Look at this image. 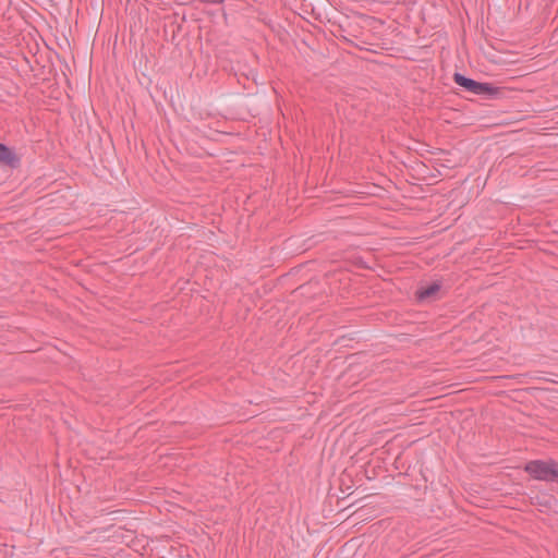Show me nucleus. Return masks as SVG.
Wrapping results in <instances>:
<instances>
[{"label": "nucleus", "mask_w": 558, "mask_h": 558, "mask_svg": "<svg viewBox=\"0 0 558 558\" xmlns=\"http://www.w3.org/2000/svg\"><path fill=\"white\" fill-rule=\"evenodd\" d=\"M524 471L536 481L557 482L558 462L555 460H532L524 465Z\"/></svg>", "instance_id": "nucleus-1"}, {"label": "nucleus", "mask_w": 558, "mask_h": 558, "mask_svg": "<svg viewBox=\"0 0 558 558\" xmlns=\"http://www.w3.org/2000/svg\"><path fill=\"white\" fill-rule=\"evenodd\" d=\"M0 166L16 169L21 166V158L16 151L0 142Z\"/></svg>", "instance_id": "nucleus-2"}, {"label": "nucleus", "mask_w": 558, "mask_h": 558, "mask_svg": "<svg viewBox=\"0 0 558 558\" xmlns=\"http://www.w3.org/2000/svg\"><path fill=\"white\" fill-rule=\"evenodd\" d=\"M440 288H441V284L438 281H435L427 287H421L420 289H417V291L415 293L416 299L418 301H425L428 299H433L439 292Z\"/></svg>", "instance_id": "nucleus-3"}, {"label": "nucleus", "mask_w": 558, "mask_h": 558, "mask_svg": "<svg viewBox=\"0 0 558 558\" xmlns=\"http://www.w3.org/2000/svg\"><path fill=\"white\" fill-rule=\"evenodd\" d=\"M453 81L460 87H463L468 92H470V93L475 95L478 82H476V81H474L472 78H469V77H466L463 74L458 73V72L453 74Z\"/></svg>", "instance_id": "nucleus-4"}, {"label": "nucleus", "mask_w": 558, "mask_h": 558, "mask_svg": "<svg viewBox=\"0 0 558 558\" xmlns=\"http://www.w3.org/2000/svg\"><path fill=\"white\" fill-rule=\"evenodd\" d=\"M499 94V88L495 87L490 83H481L478 82L475 95H487V96H496Z\"/></svg>", "instance_id": "nucleus-5"}]
</instances>
